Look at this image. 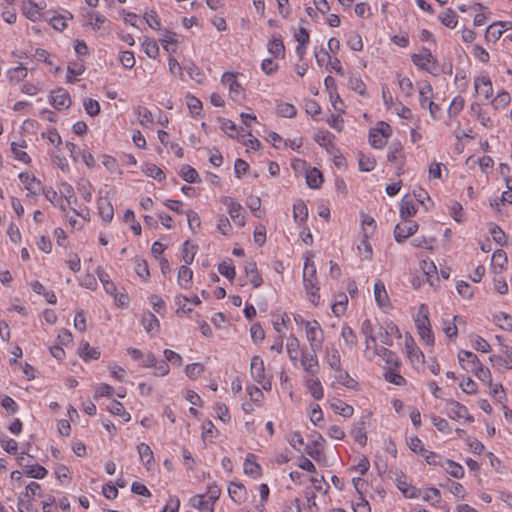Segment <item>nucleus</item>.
<instances>
[{
    "instance_id": "nucleus-56",
    "label": "nucleus",
    "mask_w": 512,
    "mask_h": 512,
    "mask_svg": "<svg viewBox=\"0 0 512 512\" xmlns=\"http://www.w3.org/2000/svg\"><path fill=\"white\" fill-rule=\"evenodd\" d=\"M135 272L140 278H142L144 280L148 279V277L150 276V272H149L148 264H147L146 260H144V259H136L135 260Z\"/></svg>"
},
{
    "instance_id": "nucleus-2",
    "label": "nucleus",
    "mask_w": 512,
    "mask_h": 512,
    "mask_svg": "<svg viewBox=\"0 0 512 512\" xmlns=\"http://www.w3.org/2000/svg\"><path fill=\"white\" fill-rule=\"evenodd\" d=\"M306 337L309 341L311 351L317 353L324 341V332L318 321L313 320L305 323Z\"/></svg>"
},
{
    "instance_id": "nucleus-19",
    "label": "nucleus",
    "mask_w": 512,
    "mask_h": 512,
    "mask_svg": "<svg viewBox=\"0 0 512 512\" xmlns=\"http://www.w3.org/2000/svg\"><path fill=\"white\" fill-rule=\"evenodd\" d=\"M417 213V205L414 200L409 197H403L400 206V216L402 219H409Z\"/></svg>"
},
{
    "instance_id": "nucleus-50",
    "label": "nucleus",
    "mask_w": 512,
    "mask_h": 512,
    "mask_svg": "<svg viewBox=\"0 0 512 512\" xmlns=\"http://www.w3.org/2000/svg\"><path fill=\"white\" fill-rule=\"evenodd\" d=\"M23 12L26 17L32 21H35L39 17V10L37 5L33 1H27L23 4Z\"/></svg>"
},
{
    "instance_id": "nucleus-8",
    "label": "nucleus",
    "mask_w": 512,
    "mask_h": 512,
    "mask_svg": "<svg viewBox=\"0 0 512 512\" xmlns=\"http://www.w3.org/2000/svg\"><path fill=\"white\" fill-rule=\"evenodd\" d=\"M396 486L406 498L415 499L421 495V490L408 483L407 477L403 473L397 474Z\"/></svg>"
},
{
    "instance_id": "nucleus-44",
    "label": "nucleus",
    "mask_w": 512,
    "mask_h": 512,
    "mask_svg": "<svg viewBox=\"0 0 512 512\" xmlns=\"http://www.w3.org/2000/svg\"><path fill=\"white\" fill-rule=\"evenodd\" d=\"M397 369L398 368H389V370L385 372L384 377L388 382L392 384L403 386L406 383V380L397 372Z\"/></svg>"
},
{
    "instance_id": "nucleus-16",
    "label": "nucleus",
    "mask_w": 512,
    "mask_h": 512,
    "mask_svg": "<svg viewBox=\"0 0 512 512\" xmlns=\"http://www.w3.org/2000/svg\"><path fill=\"white\" fill-rule=\"evenodd\" d=\"M189 504L199 512H214V503L204 494H197L190 498Z\"/></svg>"
},
{
    "instance_id": "nucleus-52",
    "label": "nucleus",
    "mask_w": 512,
    "mask_h": 512,
    "mask_svg": "<svg viewBox=\"0 0 512 512\" xmlns=\"http://www.w3.org/2000/svg\"><path fill=\"white\" fill-rule=\"evenodd\" d=\"M511 97L510 94L506 91H502L496 95V97L492 100V105L496 109L505 108L510 103Z\"/></svg>"
},
{
    "instance_id": "nucleus-22",
    "label": "nucleus",
    "mask_w": 512,
    "mask_h": 512,
    "mask_svg": "<svg viewBox=\"0 0 512 512\" xmlns=\"http://www.w3.org/2000/svg\"><path fill=\"white\" fill-rule=\"evenodd\" d=\"M402 159H403V148H402L401 143H399V142L392 143L389 148L387 160L391 163L398 164L399 165L398 168L401 169L402 165H403Z\"/></svg>"
},
{
    "instance_id": "nucleus-1",
    "label": "nucleus",
    "mask_w": 512,
    "mask_h": 512,
    "mask_svg": "<svg viewBox=\"0 0 512 512\" xmlns=\"http://www.w3.org/2000/svg\"><path fill=\"white\" fill-rule=\"evenodd\" d=\"M303 284L309 301L313 305L317 306L320 300V295L318 293L319 287L317 286L316 266L310 256L305 257Z\"/></svg>"
},
{
    "instance_id": "nucleus-35",
    "label": "nucleus",
    "mask_w": 512,
    "mask_h": 512,
    "mask_svg": "<svg viewBox=\"0 0 512 512\" xmlns=\"http://www.w3.org/2000/svg\"><path fill=\"white\" fill-rule=\"evenodd\" d=\"M323 182V176L320 170L312 168L307 172L306 183L312 189H317Z\"/></svg>"
},
{
    "instance_id": "nucleus-42",
    "label": "nucleus",
    "mask_w": 512,
    "mask_h": 512,
    "mask_svg": "<svg viewBox=\"0 0 512 512\" xmlns=\"http://www.w3.org/2000/svg\"><path fill=\"white\" fill-rule=\"evenodd\" d=\"M268 50L275 57H284L285 46L280 38H274L268 44Z\"/></svg>"
},
{
    "instance_id": "nucleus-41",
    "label": "nucleus",
    "mask_w": 512,
    "mask_h": 512,
    "mask_svg": "<svg viewBox=\"0 0 512 512\" xmlns=\"http://www.w3.org/2000/svg\"><path fill=\"white\" fill-rule=\"evenodd\" d=\"M358 166L361 171L369 172L375 168L376 160L373 157L359 153Z\"/></svg>"
},
{
    "instance_id": "nucleus-36",
    "label": "nucleus",
    "mask_w": 512,
    "mask_h": 512,
    "mask_svg": "<svg viewBox=\"0 0 512 512\" xmlns=\"http://www.w3.org/2000/svg\"><path fill=\"white\" fill-rule=\"evenodd\" d=\"M137 116H138V120H139V123L143 126V127H151L154 123L153 121V116H152V113L151 111L144 107V106H138L135 110Z\"/></svg>"
},
{
    "instance_id": "nucleus-7",
    "label": "nucleus",
    "mask_w": 512,
    "mask_h": 512,
    "mask_svg": "<svg viewBox=\"0 0 512 512\" xmlns=\"http://www.w3.org/2000/svg\"><path fill=\"white\" fill-rule=\"evenodd\" d=\"M447 415L454 420L465 419L468 422H473L474 418L468 412L466 406L457 401H449L446 406Z\"/></svg>"
},
{
    "instance_id": "nucleus-40",
    "label": "nucleus",
    "mask_w": 512,
    "mask_h": 512,
    "mask_svg": "<svg viewBox=\"0 0 512 512\" xmlns=\"http://www.w3.org/2000/svg\"><path fill=\"white\" fill-rule=\"evenodd\" d=\"M277 113L285 118H294L297 115V110L290 103L280 102L277 104Z\"/></svg>"
},
{
    "instance_id": "nucleus-30",
    "label": "nucleus",
    "mask_w": 512,
    "mask_h": 512,
    "mask_svg": "<svg viewBox=\"0 0 512 512\" xmlns=\"http://www.w3.org/2000/svg\"><path fill=\"white\" fill-rule=\"evenodd\" d=\"M80 356L83 360H97L100 358V351L91 347L88 342L82 341L80 343Z\"/></svg>"
},
{
    "instance_id": "nucleus-3",
    "label": "nucleus",
    "mask_w": 512,
    "mask_h": 512,
    "mask_svg": "<svg viewBox=\"0 0 512 512\" xmlns=\"http://www.w3.org/2000/svg\"><path fill=\"white\" fill-rule=\"evenodd\" d=\"M221 82L223 85L228 86L229 96L233 101L240 103L244 99V91L236 79V74L225 72L222 75Z\"/></svg>"
},
{
    "instance_id": "nucleus-39",
    "label": "nucleus",
    "mask_w": 512,
    "mask_h": 512,
    "mask_svg": "<svg viewBox=\"0 0 512 512\" xmlns=\"http://www.w3.org/2000/svg\"><path fill=\"white\" fill-rule=\"evenodd\" d=\"M218 272L226 277L230 282H232L235 278L236 272L235 267L231 259L227 261H223L218 265Z\"/></svg>"
},
{
    "instance_id": "nucleus-33",
    "label": "nucleus",
    "mask_w": 512,
    "mask_h": 512,
    "mask_svg": "<svg viewBox=\"0 0 512 512\" xmlns=\"http://www.w3.org/2000/svg\"><path fill=\"white\" fill-rule=\"evenodd\" d=\"M137 450L140 456L141 461L144 463V465L147 467V469H150L152 463L154 462L153 452L149 445L145 443H140L137 446Z\"/></svg>"
},
{
    "instance_id": "nucleus-55",
    "label": "nucleus",
    "mask_w": 512,
    "mask_h": 512,
    "mask_svg": "<svg viewBox=\"0 0 512 512\" xmlns=\"http://www.w3.org/2000/svg\"><path fill=\"white\" fill-rule=\"evenodd\" d=\"M423 500L436 505L441 501V493L437 488H428L423 495Z\"/></svg>"
},
{
    "instance_id": "nucleus-18",
    "label": "nucleus",
    "mask_w": 512,
    "mask_h": 512,
    "mask_svg": "<svg viewBox=\"0 0 512 512\" xmlns=\"http://www.w3.org/2000/svg\"><path fill=\"white\" fill-rule=\"evenodd\" d=\"M305 386L314 399L321 400L323 398V387L319 378H317L316 375L306 377Z\"/></svg>"
},
{
    "instance_id": "nucleus-45",
    "label": "nucleus",
    "mask_w": 512,
    "mask_h": 512,
    "mask_svg": "<svg viewBox=\"0 0 512 512\" xmlns=\"http://www.w3.org/2000/svg\"><path fill=\"white\" fill-rule=\"evenodd\" d=\"M144 52L149 58L155 59L159 54V46L154 39L146 38L143 41Z\"/></svg>"
},
{
    "instance_id": "nucleus-15",
    "label": "nucleus",
    "mask_w": 512,
    "mask_h": 512,
    "mask_svg": "<svg viewBox=\"0 0 512 512\" xmlns=\"http://www.w3.org/2000/svg\"><path fill=\"white\" fill-rule=\"evenodd\" d=\"M374 353L378 356H380L388 366V368H399L400 367V360L397 356V354L389 350L385 347H378L375 346Z\"/></svg>"
},
{
    "instance_id": "nucleus-61",
    "label": "nucleus",
    "mask_w": 512,
    "mask_h": 512,
    "mask_svg": "<svg viewBox=\"0 0 512 512\" xmlns=\"http://www.w3.org/2000/svg\"><path fill=\"white\" fill-rule=\"evenodd\" d=\"M502 34L503 30L493 23L486 29L485 38L488 41L496 42L502 36Z\"/></svg>"
},
{
    "instance_id": "nucleus-4",
    "label": "nucleus",
    "mask_w": 512,
    "mask_h": 512,
    "mask_svg": "<svg viewBox=\"0 0 512 512\" xmlns=\"http://www.w3.org/2000/svg\"><path fill=\"white\" fill-rule=\"evenodd\" d=\"M411 60L419 69L432 73L437 64L436 58L432 55L431 51L427 48H422L418 54H413Z\"/></svg>"
},
{
    "instance_id": "nucleus-11",
    "label": "nucleus",
    "mask_w": 512,
    "mask_h": 512,
    "mask_svg": "<svg viewBox=\"0 0 512 512\" xmlns=\"http://www.w3.org/2000/svg\"><path fill=\"white\" fill-rule=\"evenodd\" d=\"M50 103L54 108L62 110L69 108L72 101L69 93L65 89L59 88L52 92Z\"/></svg>"
},
{
    "instance_id": "nucleus-59",
    "label": "nucleus",
    "mask_w": 512,
    "mask_h": 512,
    "mask_svg": "<svg viewBox=\"0 0 512 512\" xmlns=\"http://www.w3.org/2000/svg\"><path fill=\"white\" fill-rule=\"evenodd\" d=\"M409 448L422 456L428 451L425 449L424 444L420 438L417 436L411 437L408 441Z\"/></svg>"
},
{
    "instance_id": "nucleus-62",
    "label": "nucleus",
    "mask_w": 512,
    "mask_h": 512,
    "mask_svg": "<svg viewBox=\"0 0 512 512\" xmlns=\"http://www.w3.org/2000/svg\"><path fill=\"white\" fill-rule=\"evenodd\" d=\"M332 407L338 411L339 414H341L344 417H350L353 414V407L346 404L345 402L341 400H337L336 403L332 404Z\"/></svg>"
},
{
    "instance_id": "nucleus-54",
    "label": "nucleus",
    "mask_w": 512,
    "mask_h": 512,
    "mask_svg": "<svg viewBox=\"0 0 512 512\" xmlns=\"http://www.w3.org/2000/svg\"><path fill=\"white\" fill-rule=\"evenodd\" d=\"M203 372L204 366L201 363L189 364L185 369L186 375L192 380L199 378Z\"/></svg>"
},
{
    "instance_id": "nucleus-26",
    "label": "nucleus",
    "mask_w": 512,
    "mask_h": 512,
    "mask_svg": "<svg viewBox=\"0 0 512 512\" xmlns=\"http://www.w3.org/2000/svg\"><path fill=\"white\" fill-rule=\"evenodd\" d=\"M428 315H429L428 306L426 304H421L418 309V313L415 317V324H416L417 330L431 326Z\"/></svg>"
},
{
    "instance_id": "nucleus-43",
    "label": "nucleus",
    "mask_w": 512,
    "mask_h": 512,
    "mask_svg": "<svg viewBox=\"0 0 512 512\" xmlns=\"http://www.w3.org/2000/svg\"><path fill=\"white\" fill-rule=\"evenodd\" d=\"M143 172L148 176L151 177L159 182L163 181L165 179V174L158 166L155 164H146L145 168L143 169Z\"/></svg>"
},
{
    "instance_id": "nucleus-64",
    "label": "nucleus",
    "mask_w": 512,
    "mask_h": 512,
    "mask_svg": "<svg viewBox=\"0 0 512 512\" xmlns=\"http://www.w3.org/2000/svg\"><path fill=\"white\" fill-rule=\"evenodd\" d=\"M349 87L359 93L360 95H365L366 93V85L359 77H350L349 79Z\"/></svg>"
},
{
    "instance_id": "nucleus-38",
    "label": "nucleus",
    "mask_w": 512,
    "mask_h": 512,
    "mask_svg": "<svg viewBox=\"0 0 512 512\" xmlns=\"http://www.w3.org/2000/svg\"><path fill=\"white\" fill-rule=\"evenodd\" d=\"M180 176L183 180L189 183H197L201 181L198 172L187 164L181 167Z\"/></svg>"
},
{
    "instance_id": "nucleus-10",
    "label": "nucleus",
    "mask_w": 512,
    "mask_h": 512,
    "mask_svg": "<svg viewBox=\"0 0 512 512\" xmlns=\"http://www.w3.org/2000/svg\"><path fill=\"white\" fill-rule=\"evenodd\" d=\"M110 191L106 192V196H101L98 198V211L102 220L105 223H110L114 217V209L109 200Z\"/></svg>"
},
{
    "instance_id": "nucleus-5",
    "label": "nucleus",
    "mask_w": 512,
    "mask_h": 512,
    "mask_svg": "<svg viewBox=\"0 0 512 512\" xmlns=\"http://www.w3.org/2000/svg\"><path fill=\"white\" fill-rule=\"evenodd\" d=\"M418 230V224L409 219H403L394 228V238L397 243H403L407 238L414 235Z\"/></svg>"
},
{
    "instance_id": "nucleus-31",
    "label": "nucleus",
    "mask_w": 512,
    "mask_h": 512,
    "mask_svg": "<svg viewBox=\"0 0 512 512\" xmlns=\"http://www.w3.org/2000/svg\"><path fill=\"white\" fill-rule=\"evenodd\" d=\"M325 360L332 370L340 371L341 356L337 348L331 347L330 349H328Z\"/></svg>"
},
{
    "instance_id": "nucleus-57",
    "label": "nucleus",
    "mask_w": 512,
    "mask_h": 512,
    "mask_svg": "<svg viewBox=\"0 0 512 512\" xmlns=\"http://www.w3.org/2000/svg\"><path fill=\"white\" fill-rule=\"evenodd\" d=\"M369 143L375 149H381L386 145L387 141L379 136V132L376 129H372L369 133Z\"/></svg>"
},
{
    "instance_id": "nucleus-46",
    "label": "nucleus",
    "mask_w": 512,
    "mask_h": 512,
    "mask_svg": "<svg viewBox=\"0 0 512 512\" xmlns=\"http://www.w3.org/2000/svg\"><path fill=\"white\" fill-rule=\"evenodd\" d=\"M196 254V246L191 245L189 241H185L182 249V259L185 265H189L193 262Z\"/></svg>"
},
{
    "instance_id": "nucleus-32",
    "label": "nucleus",
    "mask_w": 512,
    "mask_h": 512,
    "mask_svg": "<svg viewBox=\"0 0 512 512\" xmlns=\"http://www.w3.org/2000/svg\"><path fill=\"white\" fill-rule=\"evenodd\" d=\"M193 277V271L188 267V265H182L178 271V284L184 288L188 289L190 287L191 281Z\"/></svg>"
},
{
    "instance_id": "nucleus-20",
    "label": "nucleus",
    "mask_w": 512,
    "mask_h": 512,
    "mask_svg": "<svg viewBox=\"0 0 512 512\" xmlns=\"http://www.w3.org/2000/svg\"><path fill=\"white\" fill-rule=\"evenodd\" d=\"M245 273L254 288H258L262 285L263 280L257 270L255 262L250 261L245 264Z\"/></svg>"
},
{
    "instance_id": "nucleus-34",
    "label": "nucleus",
    "mask_w": 512,
    "mask_h": 512,
    "mask_svg": "<svg viewBox=\"0 0 512 512\" xmlns=\"http://www.w3.org/2000/svg\"><path fill=\"white\" fill-rule=\"evenodd\" d=\"M439 20L444 26L450 29L455 28L458 23L457 14L451 8H447L444 12H442L439 15Z\"/></svg>"
},
{
    "instance_id": "nucleus-60",
    "label": "nucleus",
    "mask_w": 512,
    "mask_h": 512,
    "mask_svg": "<svg viewBox=\"0 0 512 512\" xmlns=\"http://www.w3.org/2000/svg\"><path fill=\"white\" fill-rule=\"evenodd\" d=\"M348 303V298L345 294L340 295V300L336 301L332 305V312L335 316L339 317L344 314L346 310V305Z\"/></svg>"
},
{
    "instance_id": "nucleus-53",
    "label": "nucleus",
    "mask_w": 512,
    "mask_h": 512,
    "mask_svg": "<svg viewBox=\"0 0 512 512\" xmlns=\"http://www.w3.org/2000/svg\"><path fill=\"white\" fill-rule=\"evenodd\" d=\"M27 76V69L20 64L8 71V77L11 81L20 82Z\"/></svg>"
},
{
    "instance_id": "nucleus-29",
    "label": "nucleus",
    "mask_w": 512,
    "mask_h": 512,
    "mask_svg": "<svg viewBox=\"0 0 512 512\" xmlns=\"http://www.w3.org/2000/svg\"><path fill=\"white\" fill-rule=\"evenodd\" d=\"M475 89L477 93L482 94L486 99L493 93L492 83L490 79L486 77L477 78L475 80Z\"/></svg>"
},
{
    "instance_id": "nucleus-27",
    "label": "nucleus",
    "mask_w": 512,
    "mask_h": 512,
    "mask_svg": "<svg viewBox=\"0 0 512 512\" xmlns=\"http://www.w3.org/2000/svg\"><path fill=\"white\" fill-rule=\"evenodd\" d=\"M293 217L296 223L301 225L308 218V208L302 200H298L293 205Z\"/></svg>"
},
{
    "instance_id": "nucleus-37",
    "label": "nucleus",
    "mask_w": 512,
    "mask_h": 512,
    "mask_svg": "<svg viewBox=\"0 0 512 512\" xmlns=\"http://www.w3.org/2000/svg\"><path fill=\"white\" fill-rule=\"evenodd\" d=\"M337 374L335 376L336 380L342 384L343 386L349 388V389H356L358 386V383L356 380H354L347 371L343 370L342 367L340 368V371H336Z\"/></svg>"
},
{
    "instance_id": "nucleus-28",
    "label": "nucleus",
    "mask_w": 512,
    "mask_h": 512,
    "mask_svg": "<svg viewBox=\"0 0 512 512\" xmlns=\"http://www.w3.org/2000/svg\"><path fill=\"white\" fill-rule=\"evenodd\" d=\"M230 498L236 502L241 503L246 498V488L243 484L231 483L228 488Z\"/></svg>"
},
{
    "instance_id": "nucleus-63",
    "label": "nucleus",
    "mask_w": 512,
    "mask_h": 512,
    "mask_svg": "<svg viewBox=\"0 0 512 512\" xmlns=\"http://www.w3.org/2000/svg\"><path fill=\"white\" fill-rule=\"evenodd\" d=\"M347 44L353 51H361L363 49L362 38L358 33L355 32L349 35Z\"/></svg>"
},
{
    "instance_id": "nucleus-23",
    "label": "nucleus",
    "mask_w": 512,
    "mask_h": 512,
    "mask_svg": "<svg viewBox=\"0 0 512 512\" xmlns=\"http://www.w3.org/2000/svg\"><path fill=\"white\" fill-rule=\"evenodd\" d=\"M255 455L249 453L244 462V472L247 475H250L254 478L259 477L261 475V467L255 461Z\"/></svg>"
},
{
    "instance_id": "nucleus-49",
    "label": "nucleus",
    "mask_w": 512,
    "mask_h": 512,
    "mask_svg": "<svg viewBox=\"0 0 512 512\" xmlns=\"http://www.w3.org/2000/svg\"><path fill=\"white\" fill-rule=\"evenodd\" d=\"M472 373L482 382L487 383L490 386L492 385L491 372L488 368L484 367L482 363L479 366H477L475 371H473Z\"/></svg>"
},
{
    "instance_id": "nucleus-12",
    "label": "nucleus",
    "mask_w": 512,
    "mask_h": 512,
    "mask_svg": "<svg viewBox=\"0 0 512 512\" xmlns=\"http://www.w3.org/2000/svg\"><path fill=\"white\" fill-rule=\"evenodd\" d=\"M405 350L412 364L424 363V354L416 346L415 341L411 336H406L405 338Z\"/></svg>"
},
{
    "instance_id": "nucleus-25",
    "label": "nucleus",
    "mask_w": 512,
    "mask_h": 512,
    "mask_svg": "<svg viewBox=\"0 0 512 512\" xmlns=\"http://www.w3.org/2000/svg\"><path fill=\"white\" fill-rule=\"evenodd\" d=\"M374 296L377 304L380 307H386L389 302V297L386 292L384 283L380 280L376 281L374 284Z\"/></svg>"
},
{
    "instance_id": "nucleus-13",
    "label": "nucleus",
    "mask_w": 512,
    "mask_h": 512,
    "mask_svg": "<svg viewBox=\"0 0 512 512\" xmlns=\"http://www.w3.org/2000/svg\"><path fill=\"white\" fill-rule=\"evenodd\" d=\"M223 203L228 207L229 215L231 219L234 221V223L238 226H244L245 216L243 214V207L239 203H236L231 199H226Z\"/></svg>"
},
{
    "instance_id": "nucleus-24",
    "label": "nucleus",
    "mask_w": 512,
    "mask_h": 512,
    "mask_svg": "<svg viewBox=\"0 0 512 512\" xmlns=\"http://www.w3.org/2000/svg\"><path fill=\"white\" fill-rule=\"evenodd\" d=\"M351 435L357 443L361 446H365L367 443L365 421L361 420L354 424L351 429Z\"/></svg>"
},
{
    "instance_id": "nucleus-9",
    "label": "nucleus",
    "mask_w": 512,
    "mask_h": 512,
    "mask_svg": "<svg viewBox=\"0 0 512 512\" xmlns=\"http://www.w3.org/2000/svg\"><path fill=\"white\" fill-rule=\"evenodd\" d=\"M458 360L460 366L467 372H473L481 364L476 354L462 350L458 353Z\"/></svg>"
},
{
    "instance_id": "nucleus-14",
    "label": "nucleus",
    "mask_w": 512,
    "mask_h": 512,
    "mask_svg": "<svg viewBox=\"0 0 512 512\" xmlns=\"http://www.w3.org/2000/svg\"><path fill=\"white\" fill-rule=\"evenodd\" d=\"M301 366L309 374V376H315L318 372V357L316 353H306L303 352L301 356Z\"/></svg>"
},
{
    "instance_id": "nucleus-21",
    "label": "nucleus",
    "mask_w": 512,
    "mask_h": 512,
    "mask_svg": "<svg viewBox=\"0 0 512 512\" xmlns=\"http://www.w3.org/2000/svg\"><path fill=\"white\" fill-rule=\"evenodd\" d=\"M142 324L147 333H157L160 328V322L157 317L150 311H146L142 315Z\"/></svg>"
},
{
    "instance_id": "nucleus-58",
    "label": "nucleus",
    "mask_w": 512,
    "mask_h": 512,
    "mask_svg": "<svg viewBox=\"0 0 512 512\" xmlns=\"http://www.w3.org/2000/svg\"><path fill=\"white\" fill-rule=\"evenodd\" d=\"M299 340L295 336H290L287 342V353L291 360H295L298 355Z\"/></svg>"
},
{
    "instance_id": "nucleus-47",
    "label": "nucleus",
    "mask_w": 512,
    "mask_h": 512,
    "mask_svg": "<svg viewBox=\"0 0 512 512\" xmlns=\"http://www.w3.org/2000/svg\"><path fill=\"white\" fill-rule=\"evenodd\" d=\"M489 232L492 235L493 240L500 246L507 244L506 235L503 230L496 224H491Z\"/></svg>"
},
{
    "instance_id": "nucleus-48",
    "label": "nucleus",
    "mask_w": 512,
    "mask_h": 512,
    "mask_svg": "<svg viewBox=\"0 0 512 512\" xmlns=\"http://www.w3.org/2000/svg\"><path fill=\"white\" fill-rule=\"evenodd\" d=\"M446 465V471L452 477L460 479L464 476V469L460 464L450 459H446Z\"/></svg>"
},
{
    "instance_id": "nucleus-17",
    "label": "nucleus",
    "mask_w": 512,
    "mask_h": 512,
    "mask_svg": "<svg viewBox=\"0 0 512 512\" xmlns=\"http://www.w3.org/2000/svg\"><path fill=\"white\" fill-rule=\"evenodd\" d=\"M19 179L29 192L27 196L37 195L41 190V182L33 174L22 172L19 174Z\"/></svg>"
},
{
    "instance_id": "nucleus-6",
    "label": "nucleus",
    "mask_w": 512,
    "mask_h": 512,
    "mask_svg": "<svg viewBox=\"0 0 512 512\" xmlns=\"http://www.w3.org/2000/svg\"><path fill=\"white\" fill-rule=\"evenodd\" d=\"M250 372L252 378L259 384L262 385V388L265 390L270 389L271 384L269 381L265 382V366L264 361L260 356H254L251 359L250 364Z\"/></svg>"
},
{
    "instance_id": "nucleus-51",
    "label": "nucleus",
    "mask_w": 512,
    "mask_h": 512,
    "mask_svg": "<svg viewBox=\"0 0 512 512\" xmlns=\"http://www.w3.org/2000/svg\"><path fill=\"white\" fill-rule=\"evenodd\" d=\"M341 336L346 343V345L350 347H354L357 345V337L353 329L349 326H344L341 331Z\"/></svg>"
}]
</instances>
